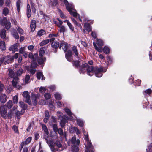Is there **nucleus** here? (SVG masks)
<instances>
[{
  "instance_id": "1",
  "label": "nucleus",
  "mask_w": 152,
  "mask_h": 152,
  "mask_svg": "<svg viewBox=\"0 0 152 152\" xmlns=\"http://www.w3.org/2000/svg\"><path fill=\"white\" fill-rule=\"evenodd\" d=\"M107 68L100 66L99 67H94L92 66H89L88 65L87 67V74L90 76H92L94 72L95 76L98 77H100L103 75L102 73L106 71Z\"/></svg>"
},
{
  "instance_id": "2",
  "label": "nucleus",
  "mask_w": 152,
  "mask_h": 152,
  "mask_svg": "<svg viewBox=\"0 0 152 152\" xmlns=\"http://www.w3.org/2000/svg\"><path fill=\"white\" fill-rule=\"evenodd\" d=\"M52 47L55 53L57 52L58 48L61 49L62 48L64 52H66L69 47L68 44L64 41H56L51 43Z\"/></svg>"
},
{
  "instance_id": "3",
  "label": "nucleus",
  "mask_w": 152,
  "mask_h": 152,
  "mask_svg": "<svg viewBox=\"0 0 152 152\" xmlns=\"http://www.w3.org/2000/svg\"><path fill=\"white\" fill-rule=\"evenodd\" d=\"M83 132L84 136V138L87 142V145H85L86 147V152H94V148L91 142L89 140L88 133L84 130H83Z\"/></svg>"
},
{
  "instance_id": "4",
  "label": "nucleus",
  "mask_w": 152,
  "mask_h": 152,
  "mask_svg": "<svg viewBox=\"0 0 152 152\" xmlns=\"http://www.w3.org/2000/svg\"><path fill=\"white\" fill-rule=\"evenodd\" d=\"M64 3L66 7V9L69 13L75 18H76V12H73L72 10H75L74 9V6L71 4H69L67 0H64Z\"/></svg>"
},
{
  "instance_id": "5",
  "label": "nucleus",
  "mask_w": 152,
  "mask_h": 152,
  "mask_svg": "<svg viewBox=\"0 0 152 152\" xmlns=\"http://www.w3.org/2000/svg\"><path fill=\"white\" fill-rule=\"evenodd\" d=\"M65 53V57L67 60L70 62H72L73 66L76 68V60H74L72 58V51L70 50H67L66 52H64Z\"/></svg>"
},
{
  "instance_id": "6",
  "label": "nucleus",
  "mask_w": 152,
  "mask_h": 152,
  "mask_svg": "<svg viewBox=\"0 0 152 152\" xmlns=\"http://www.w3.org/2000/svg\"><path fill=\"white\" fill-rule=\"evenodd\" d=\"M76 137L74 136L71 139H69L67 142L68 145L70 146L71 144V151L72 152H76Z\"/></svg>"
},
{
  "instance_id": "7",
  "label": "nucleus",
  "mask_w": 152,
  "mask_h": 152,
  "mask_svg": "<svg viewBox=\"0 0 152 152\" xmlns=\"http://www.w3.org/2000/svg\"><path fill=\"white\" fill-rule=\"evenodd\" d=\"M58 118L61 119L60 124L61 128H63L66 123L68 122V120H69V117L66 115L63 116L59 115L58 116Z\"/></svg>"
},
{
  "instance_id": "8",
  "label": "nucleus",
  "mask_w": 152,
  "mask_h": 152,
  "mask_svg": "<svg viewBox=\"0 0 152 152\" xmlns=\"http://www.w3.org/2000/svg\"><path fill=\"white\" fill-rule=\"evenodd\" d=\"M0 113L1 116L3 118H7V109L5 105L1 106Z\"/></svg>"
},
{
  "instance_id": "9",
  "label": "nucleus",
  "mask_w": 152,
  "mask_h": 152,
  "mask_svg": "<svg viewBox=\"0 0 152 152\" xmlns=\"http://www.w3.org/2000/svg\"><path fill=\"white\" fill-rule=\"evenodd\" d=\"M88 64L87 63L83 64L81 66L79 67V72L80 74H84L87 71Z\"/></svg>"
},
{
  "instance_id": "10",
  "label": "nucleus",
  "mask_w": 152,
  "mask_h": 152,
  "mask_svg": "<svg viewBox=\"0 0 152 152\" xmlns=\"http://www.w3.org/2000/svg\"><path fill=\"white\" fill-rule=\"evenodd\" d=\"M23 96L26 98L25 102L28 103L29 105L31 104V103L30 100V96L28 91H24L23 94Z\"/></svg>"
},
{
  "instance_id": "11",
  "label": "nucleus",
  "mask_w": 152,
  "mask_h": 152,
  "mask_svg": "<svg viewBox=\"0 0 152 152\" xmlns=\"http://www.w3.org/2000/svg\"><path fill=\"white\" fill-rule=\"evenodd\" d=\"M13 80L12 81V86L15 88H17L18 89H20V86H17V84L18 83V80H19V78L18 77H15L13 78Z\"/></svg>"
},
{
  "instance_id": "12",
  "label": "nucleus",
  "mask_w": 152,
  "mask_h": 152,
  "mask_svg": "<svg viewBox=\"0 0 152 152\" xmlns=\"http://www.w3.org/2000/svg\"><path fill=\"white\" fill-rule=\"evenodd\" d=\"M19 45L18 43H16L11 45L9 49L10 51H12L14 52L18 51V47Z\"/></svg>"
},
{
  "instance_id": "13",
  "label": "nucleus",
  "mask_w": 152,
  "mask_h": 152,
  "mask_svg": "<svg viewBox=\"0 0 152 152\" xmlns=\"http://www.w3.org/2000/svg\"><path fill=\"white\" fill-rule=\"evenodd\" d=\"M38 54L37 53H33L32 52H30L28 55L29 58L32 59V60H34L37 59L38 58Z\"/></svg>"
},
{
  "instance_id": "14",
  "label": "nucleus",
  "mask_w": 152,
  "mask_h": 152,
  "mask_svg": "<svg viewBox=\"0 0 152 152\" xmlns=\"http://www.w3.org/2000/svg\"><path fill=\"white\" fill-rule=\"evenodd\" d=\"M48 4L49 6H51L52 8L54 7L58 4L57 0H53V1L50 0L48 1Z\"/></svg>"
},
{
  "instance_id": "15",
  "label": "nucleus",
  "mask_w": 152,
  "mask_h": 152,
  "mask_svg": "<svg viewBox=\"0 0 152 152\" xmlns=\"http://www.w3.org/2000/svg\"><path fill=\"white\" fill-rule=\"evenodd\" d=\"M36 26V23L35 20H32L31 21L30 27L32 31L34 32Z\"/></svg>"
},
{
  "instance_id": "16",
  "label": "nucleus",
  "mask_w": 152,
  "mask_h": 152,
  "mask_svg": "<svg viewBox=\"0 0 152 152\" xmlns=\"http://www.w3.org/2000/svg\"><path fill=\"white\" fill-rule=\"evenodd\" d=\"M26 15L28 19L31 17V11L29 4H28L27 6Z\"/></svg>"
},
{
  "instance_id": "17",
  "label": "nucleus",
  "mask_w": 152,
  "mask_h": 152,
  "mask_svg": "<svg viewBox=\"0 0 152 152\" xmlns=\"http://www.w3.org/2000/svg\"><path fill=\"white\" fill-rule=\"evenodd\" d=\"M37 59V61L38 64L41 65L44 64L45 61L46 60L45 57H41L38 58Z\"/></svg>"
},
{
  "instance_id": "18",
  "label": "nucleus",
  "mask_w": 152,
  "mask_h": 152,
  "mask_svg": "<svg viewBox=\"0 0 152 152\" xmlns=\"http://www.w3.org/2000/svg\"><path fill=\"white\" fill-rule=\"evenodd\" d=\"M37 60H32L31 62V67L32 68L35 69L38 66L37 62Z\"/></svg>"
},
{
  "instance_id": "19",
  "label": "nucleus",
  "mask_w": 152,
  "mask_h": 152,
  "mask_svg": "<svg viewBox=\"0 0 152 152\" xmlns=\"http://www.w3.org/2000/svg\"><path fill=\"white\" fill-rule=\"evenodd\" d=\"M22 3V2L21 0H17L16 3V6L17 9V10L18 13L20 12V4Z\"/></svg>"
},
{
  "instance_id": "20",
  "label": "nucleus",
  "mask_w": 152,
  "mask_h": 152,
  "mask_svg": "<svg viewBox=\"0 0 152 152\" xmlns=\"http://www.w3.org/2000/svg\"><path fill=\"white\" fill-rule=\"evenodd\" d=\"M45 34V31L44 29H41L38 31L37 34L36 35V37H37V36H39L40 37L43 35Z\"/></svg>"
},
{
  "instance_id": "21",
  "label": "nucleus",
  "mask_w": 152,
  "mask_h": 152,
  "mask_svg": "<svg viewBox=\"0 0 152 152\" xmlns=\"http://www.w3.org/2000/svg\"><path fill=\"white\" fill-rule=\"evenodd\" d=\"M7 96L4 94H1V95L0 100L2 103H5L6 101Z\"/></svg>"
},
{
  "instance_id": "22",
  "label": "nucleus",
  "mask_w": 152,
  "mask_h": 152,
  "mask_svg": "<svg viewBox=\"0 0 152 152\" xmlns=\"http://www.w3.org/2000/svg\"><path fill=\"white\" fill-rule=\"evenodd\" d=\"M151 93V89H148L143 91V94L145 96L147 97L148 96H150Z\"/></svg>"
},
{
  "instance_id": "23",
  "label": "nucleus",
  "mask_w": 152,
  "mask_h": 152,
  "mask_svg": "<svg viewBox=\"0 0 152 152\" xmlns=\"http://www.w3.org/2000/svg\"><path fill=\"white\" fill-rule=\"evenodd\" d=\"M20 106L21 107L22 109L24 110H27V105L25 104L23 102L20 101L19 102Z\"/></svg>"
},
{
  "instance_id": "24",
  "label": "nucleus",
  "mask_w": 152,
  "mask_h": 152,
  "mask_svg": "<svg viewBox=\"0 0 152 152\" xmlns=\"http://www.w3.org/2000/svg\"><path fill=\"white\" fill-rule=\"evenodd\" d=\"M0 36L3 39H4L6 37V31L4 29H2L0 32Z\"/></svg>"
},
{
  "instance_id": "25",
  "label": "nucleus",
  "mask_w": 152,
  "mask_h": 152,
  "mask_svg": "<svg viewBox=\"0 0 152 152\" xmlns=\"http://www.w3.org/2000/svg\"><path fill=\"white\" fill-rule=\"evenodd\" d=\"M0 49L2 51H4L6 50V46L5 42L1 41L0 42Z\"/></svg>"
},
{
  "instance_id": "26",
  "label": "nucleus",
  "mask_w": 152,
  "mask_h": 152,
  "mask_svg": "<svg viewBox=\"0 0 152 152\" xmlns=\"http://www.w3.org/2000/svg\"><path fill=\"white\" fill-rule=\"evenodd\" d=\"M85 28L88 32L91 31V25L89 23H86L84 24Z\"/></svg>"
},
{
  "instance_id": "27",
  "label": "nucleus",
  "mask_w": 152,
  "mask_h": 152,
  "mask_svg": "<svg viewBox=\"0 0 152 152\" xmlns=\"http://www.w3.org/2000/svg\"><path fill=\"white\" fill-rule=\"evenodd\" d=\"M84 122L82 120L80 119H77V124L79 126L82 127L84 125Z\"/></svg>"
},
{
  "instance_id": "28",
  "label": "nucleus",
  "mask_w": 152,
  "mask_h": 152,
  "mask_svg": "<svg viewBox=\"0 0 152 152\" xmlns=\"http://www.w3.org/2000/svg\"><path fill=\"white\" fill-rule=\"evenodd\" d=\"M7 21V18L4 17L3 19L0 20V24L4 26Z\"/></svg>"
},
{
  "instance_id": "29",
  "label": "nucleus",
  "mask_w": 152,
  "mask_h": 152,
  "mask_svg": "<svg viewBox=\"0 0 152 152\" xmlns=\"http://www.w3.org/2000/svg\"><path fill=\"white\" fill-rule=\"evenodd\" d=\"M45 140L47 141V143L49 144V146L50 147L51 150L53 151L54 150V148L53 143L51 141H48L46 139Z\"/></svg>"
},
{
  "instance_id": "30",
  "label": "nucleus",
  "mask_w": 152,
  "mask_h": 152,
  "mask_svg": "<svg viewBox=\"0 0 152 152\" xmlns=\"http://www.w3.org/2000/svg\"><path fill=\"white\" fill-rule=\"evenodd\" d=\"M12 35L13 37L16 39H19V37L18 33L16 30L14 31L12 33Z\"/></svg>"
},
{
  "instance_id": "31",
  "label": "nucleus",
  "mask_w": 152,
  "mask_h": 152,
  "mask_svg": "<svg viewBox=\"0 0 152 152\" xmlns=\"http://www.w3.org/2000/svg\"><path fill=\"white\" fill-rule=\"evenodd\" d=\"M8 75L10 77L13 78L15 75V72L12 69L9 70Z\"/></svg>"
},
{
  "instance_id": "32",
  "label": "nucleus",
  "mask_w": 152,
  "mask_h": 152,
  "mask_svg": "<svg viewBox=\"0 0 152 152\" xmlns=\"http://www.w3.org/2000/svg\"><path fill=\"white\" fill-rule=\"evenodd\" d=\"M6 107L9 109H10L12 106V102L11 100H9L5 104Z\"/></svg>"
},
{
  "instance_id": "33",
  "label": "nucleus",
  "mask_w": 152,
  "mask_h": 152,
  "mask_svg": "<svg viewBox=\"0 0 152 152\" xmlns=\"http://www.w3.org/2000/svg\"><path fill=\"white\" fill-rule=\"evenodd\" d=\"M93 45L95 49L99 52H102V47H98L95 42H93Z\"/></svg>"
},
{
  "instance_id": "34",
  "label": "nucleus",
  "mask_w": 152,
  "mask_h": 152,
  "mask_svg": "<svg viewBox=\"0 0 152 152\" xmlns=\"http://www.w3.org/2000/svg\"><path fill=\"white\" fill-rule=\"evenodd\" d=\"M45 53V50L44 48H40L39 51V56L42 57Z\"/></svg>"
},
{
  "instance_id": "35",
  "label": "nucleus",
  "mask_w": 152,
  "mask_h": 152,
  "mask_svg": "<svg viewBox=\"0 0 152 152\" xmlns=\"http://www.w3.org/2000/svg\"><path fill=\"white\" fill-rule=\"evenodd\" d=\"M58 12L59 14L60 17L62 18H66V16L64 14L62 11L60 10L59 8H58Z\"/></svg>"
},
{
  "instance_id": "36",
  "label": "nucleus",
  "mask_w": 152,
  "mask_h": 152,
  "mask_svg": "<svg viewBox=\"0 0 152 152\" xmlns=\"http://www.w3.org/2000/svg\"><path fill=\"white\" fill-rule=\"evenodd\" d=\"M49 42V39L45 40L42 41L39 44L40 46H42L47 44Z\"/></svg>"
},
{
  "instance_id": "37",
  "label": "nucleus",
  "mask_w": 152,
  "mask_h": 152,
  "mask_svg": "<svg viewBox=\"0 0 152 152\" xmlns=\"http://www.w3.org/2000/svg\"><path fill=\"white\" fill-rule=\"evenodd\" d=\"M23 70L21 68L19 69L17 71L16 75L17 76H20L23 72Z\"/></svg>"
},
{
  "instance_id": "38",
  "label": "nucleus",
  "mask_w": 152,
  "mask_h": 152,
  "mask_svg": "<svg viewBox=\"0 0 152 152\" xmlns=\"http://www.w3.org/2000/svg\"><path fill=\"white\" fill-rule=\"evenodd\" d=\"M4 26H5V28L8 30L11 28V23L10 22L7 21Z\"/></svg>"
},
{
  "instance_id": "39",
  "label": "nucleus",
  "mask_w": 152,
  "mask_h": 152,
  "mask_svg": "<svg viewBox=\"0 0 152 152\" xmlns=\"http://www.w3.org/2000/svg\"><path fill=\"white\" fill-rule=\"evenodd\" d=\"M97 44L99 47H101L103 45V41L101 39H97Z\"/></svg>"
},
{
  "instance_id": "40",
  "label": "nucleus",
  "mask_w": 152,
  "mask_h": 152,
  "mask_svg": "<svg viewBox=\"0 0 152 152\" xmlns=\"http://www.w3.org/2000/svg\"><path fill=\"white\" fill-rule=\"evenodd\" d=\"M9 10L8 8L5 7L3 10V14L4 16H6L9 13Z\"/></svg>"
},
{
  "instance_id": "41",
  "label": "nucleus",
  "mask_w": 152,
  "mask_h": 152,
  "mask_svg": "<svg viewBox=\"0 0 152 152\" xmlns=\"http://www.w3.org/2000/svg\"><path fill=\"white\" fill-rule=\"evenodd\" d=\"M42 129L44 131V132H45L47 134H49V132L48 131L46 126L45 124H43L42 126Z\"/></svg>"
},
{
  "instance_id": "42",
  "label": "nucleus",
  "mask_w": 152,
  "mask_h": 152,
  "mask_svg": "<svg viewBox=\"0 0 152 152\" xmlns=\"http://www.w3.org/2000/svg\"><path fill=\"white\" fill-rule=\"evenodd\" d=\"M109 49L106 46H104L103 49H102V51L106 54H108L109 52Z\"/></svg>"
},
{
  "instance_id": "43",
  "label": "nucleus",
  "mask_w": 152,
  "mask_h": 152,
  "mask_svg": "<svg viewBox=\"0 0 152 152\" xmlns=\"http://www.w3.org/2000/svg\"><path fill=\"white\" fill-rule=\"evenodd\" d=\"M65 111L67 114L69 116H71L72 115V113L71 110L68 108H65Z\"/></svg>"
},
{
  "instance_id": "44",
  "label": "nucleus",
  "mask_w": 152,
  "mask_h": 152,
  "mask_svg": "<svg viewBox=\"0 0 152 152\" xmlns=\"http://www.w3.org/2000/svg\"><path fill=\"white\" fill-rule=\"evenodd\" d=\"M32 140V137H29L27 138L26 140L24 141L25 144L27 145L29 143L31 142Z\"/></svg>"
},
{
  "instance_id": "45",
  "label": "nucleus",
  "mask_w": 152,
  "mask_h": 152,
  "mask_svg": "<svg viewBox=\"0 0 152 152\" xmlns=\"http://www.w3.org/2000/svg\"><path fill=\"white\" fill-rule=\"evenodd\" d=\"M18 98L17 95L15 96L13 98V101L14 104H17L18 101Z\"/></svg>"
},
{
  "instance_id": "46",
  "label": "nucleus",
  "mask_w": 152,
  "mask_h": 152,
  "mask_svg": "<svg viewBox=\"0 0 152 152\" xmlns=\"http://www.w3.org/2000/svg\"><path fill=\"white\" fill-rule=\"evenodd\" d=\"M44 96L45 99L46 100L49 99L51 98V95L49 93H45Z\"/></svg>"
},
{
  "instance_id": "47",
  "label": "nucleus",
  "mask_w": 152,
  "mask_h": 152,
  "mask_svg": "<svg viewBox=\"0 0 152 152\" xmlns=\"http://www.w3.org/2000/svg\"><path fill=\"white\" fill-rule=\"evenodd\" d=\"M52 128L54 131L55 132H57V130L58 129L57 125L56 124H53Z\"/></svg>"
},
{
  "instance_id": "48",
  "label": "nucleus",
  "mask_w": 152,
  "mask_h": 152,
  "mask_svg": "<svg viewBox=\"0 0 152 152\" xmlns=\"http://www.w3.org/2000/svg\"><path fill=\"white\" fill-rule=\"evenodd\" d=\"M5 61L4 62V64H9V63H11L10 60L8 58V56H7L6 57H5Z\"/></svg>"
},
{
  "instance_id": "49",
  "label": "nucleus",
  "mask_w": 152,
  "mask_h": 152,
  "mask_svg": "<svg viewBox=\"0 0 152 152\" xmlns=\"http://www.w3.org/2000/svg\"><path fill=\"white\" fill-rule=\"evenodd\" d=\"M55 99L57 100H60L61 99V95L58 93H56L54 94Z\"/></svg>"
},
{
  "instance_id": "50",
  "label": "nucleus",
  "mask_w": 152,
  "mask_h": 152,
  "mask_svg": "<svg viewBox=\"0 0 152 152\" xmlns=\"http://www.w3.org/2000/svg\"><path fill=\"white\" fill-rule=\"evenodd\" d=\"M43 76V74L41 72H38L37 74V77L38 80H40L42 76Z\"/></svg>"
},
{
  "instance_id": "51",
  "label": "nucleus",
  "mask_w": 152,
  "mask_h": 152,
  "mask_svg": "<svg viewBox=\"0 0 152 152\" xmlns=\"http://www.w3.org/2000/svg\"><path fill=\"white\" fill-rule=\"evenodd\" d=\"M13 114L12 111L11 110L10 111H9L7 114V117L9 119H11L12 117V115Z\"/></svg>"
},
{
  "instance_id": "52",
  "label": "nucleus",
  "mask_w": 152,
  "mask_h": 152,
  "mask_svg": "<svg viewBox=\"0 0 152 152\" xmlns=\"http://www.w3.org/2000/svg\"><path fill=\"white\" fill-rule=\"evenodd\" d=\"M50 115H49V111L48 110L45 111V118L49 119L50 118Z\"/></svg>"
},
{
  "instance_id": "53",
  "label": "nucleus",
  "mask_w": 152,
  "mask_h": 152,
  "mask_svg": "<svg viewBox=\"0 0 152 152\" xmlns=\"http://www.w3.org/2000/svg\"><path fill=\"white\" fill-rule=\"evenodd\" d=\"M12 129L15 132V133H19L18 128L15 125H13Z\"/></svg>"
},
{
  "instance_id": "54",
  "label": "nucleus",
  "mask_w": 152,
  "mask_h": 152,
  "mask_svg": "<svg viewBox=\"0 0 152 152\" xmlns=\"http://www.w3.org/2000/svg\"><path fill=\"white\" fill-rule=\"evenodd\" d=\"M55 143L56 145V146L58 148H61L62 146V145L61 142L59 141L56 140V141Z\"/></svg>"
},
{
  "instance_id": "55",
  "label": "nucleus",
  "mask_w": 152,
  "mask_h": 152,
  "mask_svg": "<svg viewBox=\"0 0 152 152\" xmlns=\"http://www.w3.org/2000/svg\"><path fill=\"white\" fill-rule=\"evenodd\" d=\"M25 112V111L22 113L21 112H20L19 111H17V112L15 113V114L16 115V116H20L22 115Z\"/></svg>"
},
{
  "instance_id": "56",
  "label": "nucleus",
  "mask_w": 152,
  "mask_h": 152,
  "mask_svg": "<svg viewBox=\"0 0 152 152\" xmlns=\"http://www.w3.org/2000/svg\"><path fill=\"white\" fill-rule=\"evenodd\" d=\"M59 30L60 33L64 32L65 30V27L64 26H61L60 27V29Z\"/></svg>"
},
{
  "instance_id": "57",
  "label": "nucleus",
  "mask_w": 152,
  "mask_h": 152,
  "mask_svg": "<svg viewBox=\"0 0 152 152\" xmlns=\"http://www.w3.org/2000/svg\"><path fill=\"white\" fill-rule=\"evenodd\" d=\"M34 99H33L34 100L33 101V104L35 106H36L37 104V96H35L34 97Z\"/></svg>"
},
{
  "instance_id": "58",
  "label": "nucleus",
  "mask_w": 152,
  "mask_h": 152,
  "mask_svg": "<svg viewBox=\"0 0 152 152\" xmlns=\"http://www.w3.org/2000/svg\"><path fill=\"white\" fill-rule=\"evenodd\" d=\"M63 130L61 128H59L57 130V132H58L61 136L63 135Z\"/></svg>"
},
{
  "instance_id": "59",
  "label": "nucleus",
  "mask_w": 152,
  "mask_h": 152,
  "mask_svg": "<svg viewBox=\"0 0 152 152\" xmlns=\"http://www.w3.org/2000/svg\"><path fill=\"white\" fill-rule=\"evenodd\" d=\"M141 80H137L134 83L135 86H140L141 84Z\"/></svg>"
},
{
  "instance_id": "60",
  "label": "nucleus",
  "mask_w": 152,
  "mask_h": 152,
  "mask_svg": "<svg viewBox=\"0 0 152 152\" xmlns=\"http://www.w3.org/2000/svg\"><path fill=\"white\" fill-rule=\"evenodd\" d=\"M25 144L24 143V142L23 141L21 142V143L20 144V145L19 146V149H20V152H21L22 150V149L23 148V146Z\"/></svg>"
},
{
  "instance_id": "61",
  "label": "nucleus",
  "mask_w": 152,
  "mask_h": 152,
  "mask_svg": "<svg viewBox=\"0 0 152 152\" xmlns=\"http://www.w3.org/2000/svg\"><path fill=\"white\" fill-rule=\"evenodd\" d=\"M43 19H45V21L48 20L49 19V16L45 14H43Z\"/></svg>"
},
{
  "instance_id": "62",
  "label": "nucleus",
  "mask_w": 152,
  "mask_h": 152,
  "mask_svg": "<svg viewBox=\"0 0 152 152\" xmlns=\"http://www.w3.org/2000/svg\"><path fill=\"white\" fill-rule=\"evenodd\" d=\"M80 143V141L79 140H77V152L79 151V147Z\"/></svg>"
},
{
  "instance_id": "63",
  "label": "nucleus",
  "mask_w": 152,
  "mask_h": 152,
  "mask_svg": "<svg viewBox=\"0 0 152 152\" xmlns=\"http://www.w3.org/2000/svg\"><path fill=\"white\" fill-rule=\"evenodd\" d=\"M45 90L46 89L45 88L42 87H41L39 89V92L42 93H44Z\"/></svg>"
},
{
  "instance_id": "64",
  "label": "nucleus",
  "mask_w": 152,
  "mask_h": 152,
  "mask_svg": "<svg viewBox=\"0 0 152 152\" xmlns=\"http://www.w3.org/2000/svg\"><path fill=\"white\" fill-rule=\"evenodd\" d=\"M48 105L50 110H53L54 109V107L52 103H49Z\"/></svg>"
}]
</instances>
